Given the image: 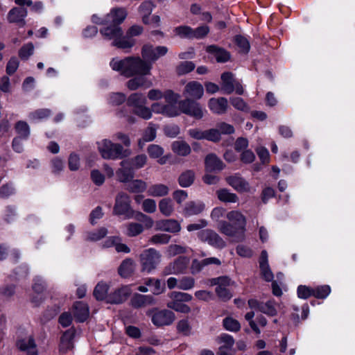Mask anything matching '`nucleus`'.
<instances>
[{
	"instance_id": "52",
	"label": "nucleus",
	"mask_w": 355,
	"mask_h": 355,
	"mask_svg": "<svg viewBox=\"0 0 355 355\" xmlns=\"http://www.w3.org/2000/svg\"><path fill=\"white\" fill-rule=\"evenodd\" d=\"M330 291L331 289L329 286H320L313 289V296L318 299H324L328 296V295L330 293Z\"/></svg>"
},
{
	"instance_id": "39",
	"label": "nucleus",
	"mask_w": 355,
	"mask_h": 355,
	"mask_svg": "<svg viewBox=\"0 0 355 355\" xmlns=\"http://www.w3.org/2000/svg\"><path fill=\"white\" fill-rule=\"evenodd\" d=\"M24 355H38V350L35 339L29 336L27 341H24Z\"/></svg>"
},
{
	"instance_id": "62",
	"label": "nucleus",
	"mask_w": 355,
	"mask_h": 355,
	"mask_svg": "<svg viewBox=\"0 0 355 355\" xmlns=\"http://www.w3.org/2000/svg\"><path fill=\"white\" fill-rule=\"evenodd\" d=\"M19 67V61L16 57H12L7 63L6 71L9 76L15 73Z\"/></svg>"
},
{
	"instance_id": "3",
	"label": "nucleus",
	"mask_w": 355,
	"mask_h": 355,
	"mask_svg": "<svg viewBox=\"0 0 355 355\" xmlns=\"http://www.w3.org/2000/svg\"><path fill=\"white\" fill-rule=\"evenodd\" d=\"M98 150L101 157L105 159H123L130 155L128 149H124L119 144L113 143L109 139H103L97 143Z\"/></svg>"
},
{
	"instance_id": "6",
	"label": "nucleus",
	"mask_w": 355,
	"mask_h": 355,
	"mask_svg": "<svg viewBox=\"0 0 355 355\" xmlns=\"http://www.w3.org/2000/svg\"><path fill=\"white\" fill-rule=\"evenodd\" d=\"M130 200L128 194L120 192L115 198L113 213L116 215H123L125 218L133 217V210L130 207Z\"/></svg>"
},
{
	"instance_id": "26",
	"label": "nucleus",
	"mask_w": 355,
	"mask_h": 355,
	"mask_svg": "<svg viewBox=\"0 0 355 355\" xmlns=\"http://www.w3.org/2000/svg\"><path fill=\"white\" fill-rule=\"evenodd\" d=\"M76 330L71 328L67 330L62 335L60 339V350L65 352L71 349L73 347V340L75 336Z\"/></svg>"
},
{
	"instance_id": "63",
	"label": "nucleus",
	"mask_w": 355,
	"mask_h": 355,
	"mask_svg": "<svg viewBox=\"0 0 355 355\" xmlns=\"http://www.w3.org/2000/svg\"><path fill=\"white\" fill-rule=\"evenodd\" d=\"M177 330L184 336H189L191 333V326L187 320H182L177 324Z\"/></svg>"
},
{
	"instance_id": "28",
	"label": "nucleus",
	"mask_w": 355,
	"mask_h": 355,
	"mask_svg": "<svg viewBox=\"0 0 355 355\" xmlns=\"http://www.w3.org/2000/svg\"><path fill=\"white\" fill-rule=\"evenodd\" d=\"M135 268V264L132 259H125L122 261L120 266L119 267V274L122 277H128L134 272Z\"/></svg>"
},
{
	"instance_id": "19",
	"label": "nucleus",
	"mask_w": 355,
	"mask_h": 355,
	"mask_svg": "<svg viewBox=\"0 0 355 355\" xmlns=\"http://www.w3.org/2000/svg\"><path fill=\"white\" fill-rule=\"evenodd\" d=\"M122 168L116 171L118 180L121 182H128L134 178V172L130 166L129 160H123L121 162Z\"/></svg>"
},
{
	"instance_id": "25",
	"label": "nucleus",
	"mask_w": 355,
	"mask_h": 355,
	"mask_svg": "<svg viewBox=\"0 0 355 355\" xmlns=\"http://www.w3.org/2000/svg\"><path fill=\"white\" fill-rule=\"evenodd\" d=\"M73 313L77 321L83 322L89 317V307L83 302H76L73 305Z\"/></svg>"
},
{
	"instance_id": "5",
	"label": "nucleus",
	"mask_w": 355,
	"mask_h": 355,
	"mask_svg": "<svg viewBox=\"0 0 355 355\" xmlns=\"http://www.w3.org/2000/svg\"><path fill=\"white\" fill-rule=\"evenodd\" d=\"M146 315L151 318L153 324L158 327L171 325L175 320V313L168 309H153L148 310Z\"/></svg>"
},
{
	"instance_id": "57",
	"label": "nucleus",
	"mask_w": 355,
	"mask_h": 355,
	"mask_svg": "<svg viewBox=\"0 0 355 355\" xmlns=\"http://www.w3.org/2000/svg\"><path fill=\"white\" fill-rule=\"evenodd\" d=\"M171 237L166 234H157L153 236L149 241L153 244H166L170 241Z\"/></svg>"
},
{
	"instance_id": "21",
	"label": "nucleus",
	"mask_w": 355,
	"mask_h": 355,
	"mask_svg": "<svg viewBox=\"0 0 355 355\" xmlns=\"http://www.w3.org/2000/svg\"><path fill=\"white\" fill-rule=\"evenodd\" d=\"M208 106L214 113L223 114L227 112L228 101L224 97L211 98L209 101Z\"/></svg>"
},
{
	"instance_id": "45",
	"label": "nucleus",
	"mask_w": 355,
	"mask_h": 355,
	"mask_svg": "<svg viewBox=\"0 0 355 355\" xmlns=\"http://www.w3.org/2000/svg\"><path fill=\"white\" fill-rule=\"evenodd\" d=\"M144 231L142 225L137 223H130L127 225V236L130 237L136 236Z\"/></svg>"
},
{
	"instance_id": "33",
	"label": "nucleus",
	"mask_w": 355,
	"mask_h": 355,
	"mask_svg": "<svg viewBox=\"0 0 355 355\" xmlns=\"http://www.w3.org/2000/svg\"><path fill=\"white\" fill-rule=\"evenodd\" d=\"M205 208V205L200 202H189L187 203L184 209L185 216H191L200 214Z\"/></svg>"
},
{
	"instance_id": "53",
	"label": "nucleus",
	"mask_w": 355,
	"mask_h": 355,
	"mask_svg": "<svg viewBox=\"0 0 355 355\" xmlns=\"http://www.w3.org/2000/svg\"><path fill=\"white\" fill-rule=\"evenodd\" d=\"M156 126L153 123H149L148 128L145 130L143 135V140L144 141H151L156 137Z\"/></svg>"
},
{
	"instance_id": "41",
	"label": "nucleus",
	"mask_w": 355,
	"mask_h": 355,
	"mask_svg": "<svg viewBox=\"0 0 355 355\" xmlns=\"http://www.w3.org/2000/svg\"><path fill=\"white\" fill-rule=\"evenodd\" d=\"M107 291L108 286L105 283H98L94 290V296L97 300H103L104 299L107 300Z\"/></svg>"
},
{
	"instance_id": "23",
	"label": "nucleus",
	"mask_w": 355,
	"mask_h": 355,
	"mask_svg": "<svg viewBox=\"0 0 355 355\" xmlns=\"http://www.w3.org/2000/svg\"><path fill=\"white\" fill-rule=\"evenodd\" d=\"M156 230L171 233H178L180 231L181 226L176 220L166 219L157 221L156 223Z\"/></svg>"
},
{
	"instance_id": "37",
	"label": "nucleus",
	"mask_w": 355,
	"mask_h": 355,
	"mask_svg": "<svg viewBox=\"0 0 355 355\" xmlns=\"http://www.w3.org/2000/svg\"><path fill=\"white\" fill-rule=\"evenodd\" d=\"M168 187L163 184H157L152 185L148 190L149 196L154 197H162L168 193Z\"/></svg>"
},
{
	"instance_id": "36",
	"label": "nucleus",
	"mask_w": 355,
	"mask_h": 355,
	"mask_svg": "<svg viewBox=\"0 0 355 355\" xmlns=\"http://www.w3.org/2000/svg\"><path fill=\"white\" fill-rule=\"evenodd\" d=\"M216 340L218 343L221 345L218 349L228 351L232 350L234 344V339L232 336L223 334L218 336Z\"/></svg>"
},
{
	"instance_id": "2",
	"label": "nucleus",
	"mask_w": 355,
	"mask_h": 355,
	"mask_svg": "<svg viewBox=\"0 0 355 355\" xmlns=\"http://www.w3.org/2000/svg\"><path fill=\"white\" fill-rule=\"evenodd\" d=\"M100 33L106 40H113L112 46L119 49H130L135 45L133 40L127 39L123 36V31L119 26L110 24L101 28Z\"/></svg>"
},
{
	"instance_id": "48",
	"label": "nucleus",
	"mask_w": 355,
	"mask_h": 355,
	"mask_svg": "<svg viewBox=\"0 0 355 355\" xmlns=\"http://www.w3.org/2000/svg\"><path fill=\"white\" fill-rule=\"evenodd\" d=\"M195 285V279L191 277L184 276L179 279L178 288L181 290L191 289Z\"/></svg>"
},
{
	"instance_id": "61",
	"label": "nucleus",
	"mask_w": 355,
	"mask_h": 355,
	"mask_svg": "<svg viewBox=\"0 0 355 355\" xmlns=\"http://www.w3.org/2000/svg\"><path fill=\"white\" fill-rule=\"evenodd\" d=\"M235 42L240 48L241 52L245 53L248 52L250 49V44L245 37L241 35H236L235 37Z\"/></svg>"
},
{
	"instance_id": "11",
	"label": "nucleus",
	"mask_w": 355,
	"mask_h": 355,
	"mask_svg": "<svg viewBox=\"0 0 355 355\" xmlns=\"http://www.w3.org/2000/svg\"><path fill=\"white\" fill-rule=\"evenodd\" d=\"M189 263V259L187 257H179L164 268L162 271V275L163 276H168L170 275L183 274L184 273Z\"/></svg>"
},
{
	"instance_id": "43",
	"label": "nucleus",
	"mask_w": 355,
	"mask_h": 355,
	"mask_svg": "<svg viewBox=\"0 0 355 355\" xmlns=\"http://www.w3.org/2000/svg\"><path fill=\"white\" fill-rule=\"evenodd\" d=\"M181 114L180 105L177 103H166L164 104V116L174 117Z\"/></svg>"
},
{
	"instance_id": "4",
	"label": "nucleus",
	"mask_w": 355,
	"mask_h": 355,
	"mask_svg": "<svg viewBox=\"0 0 355 355\" xmlns=\"http://www.w3.org/2000/svg\"><path fill=\"white\" fill-rule=\"evenodd\" d=\"M160 252L154 248H149L143 251L139 256L141 270L150 272L154 270L161 261Z\"/></svg>"
},
{
	"instance_id": "56",
	"label": "nucleus",
	"mask_w": 355,
	"mask_h": 355,
	"mask_svg": "<svg viewBox=\"0 0 355 355\" xmlns=\"http://www.w3.org/2000/svg\"><path fill=\"white\" fill-rule=\"evenodd\" d=\"M133 112L136 115L146 120L150 119L152 116L151 110L144 106V105L134 109Z\"/></svg>"
},
{
	"instance_id": "17",
	"label": "nucleus",
	"mask_w": 355,
	"mask_h": 355,
	"mask_svg": "<svg viewBox=\"0 0 355 355\" xmlns=\"http://www.w3.org/2000/svg\"><path fill=\"white\" fill-rule=\"evenodd\" d=\"M226 218L230 223L245 234L246 230V218L241 211L236 210L230 211L227 213Z\"/></svg>"
},
{
	"instance_id": "38",
	"label": "nucleus",
	"mask_w": 355,
	"mask_h": 355,
	"mask_svg": "<svg viewBox=\"0 0 355 355\" xmlns=\"http://www.w3.org/2000/svg\"><path fill=\"white\" fill-rule=\"evenodd\" d=\"M147 188V184L141 180H130L126 186V189L132 193H141Z\"/></svg>"
},
{
	"instance_id": "50",
	"label": "nucleus",
	"mask_w": 355,
	"mask_h": 355,
	"mask_svg": "<svg viewBox=\"0 0 355 355\" xmlns=\"http://www.w3.org/2000/svg\"><path fill=\"white\" fill-rule=\"evenodd\" d=\"M147 152L151 158L156 159L163 155L164 150L159 145L150 144L147 148Z\"/></svg>"
},
{
	"instance_id": "46",
	"label": "nucleus",
	"mask_w": 355,
	"mask_h": 355,
	"mask_svg": "<svg viewBox=\"0 0 355 355\" xmlns=\"http://www.w3.org/2000/svg\"><path fill=\"white\" fill-rule=\"evenodd\" d=\"M171 300L179 302H189L192 300V296L186 293L173 291L168 294Z\"/></svg>"
},
{
	"instance_id": "10",
	"label": "nucleus",
	"mask_w": 355,
	"mask_h": 355,
	"mask_svg": "<svg viewBox=\"0 0 355 355\" xmlns=\"http://www.w3.org/2000/svg\"><path fill=\"white\" fill-rule=\"evenodd\" d=\"M168 53V48L164 46L154 47L152 44H144L141 48V57L144 60L150 62H155L160 57L165 55Z\"/></svg>"
},
{
	"instance_id": "27",
	"label": "nucleus",
	"mask_w": 355,
	"mask_h": 355,
	"mask_svg": "<svg viewBox=\"0 0 355 355\" xmlns=\"http://www.w3.org/2000/svg\"><path fill=\"white\" fill-rule=\"evenodd\" d=\"M19 7L12 8L8 13L7 19L10 24H22V0H15Z\"/></svg>"
},
{
	"instance_id": "60",
	"label": "nucleus",
	"mask_w": 355,
	"mask_h": 355,
	"mask_svg": "<svg viewBox=\"0 0 355 355\" xmlns=\"http://www.w3.org/2000/svg\"><path fill=\"white\" fill-rule=\"evenodd\" d=\"M68 166L69 168L73 171H77L79 168L80 157L77 154L72 153L69 155L68 159Z\"/></svg>"
},
{
	"instance_id": "29",
	"label": "nucleus",
	"mask_w": 355,
	"mask_h": 355,
	"mask_svg": "<svg viewBox=\"0 0 355 355\" xmlns=\"http://www.w3.org/2000/svg\"><path fill=\"white\" fill-rule=\"evenodd\" d=\"M152 85L151 82L147 81V80L144 77V76H139L135 77L133 78L130 79L126 83L127 87L130 90H136L139 87H142L146 86V87H149Z\"/></svg>"
},
{
	"instance_id": "30",
	"label": "nucleus",
	"mask_w": 355,
	"mask_h": 355,
	"mask_svg": "<svg viewBox=\"0 0 355 355\" xmlns=\"http://www.w3.org/2000/svg\"><path fill=\"white\" fill-rule=\"evenodd\" d=\"M218 200L225 203H236L239 201L236 194L230 192L227 189H220L216 191Z\"/></svg>"
},
{
	"instance_id": "14",
	"label": "nucleus",
	"mask_w": 355,
	"mask_h": 355,
	"mask_svg": "<svg viewBox=\"0 0 355 355\" xmlns=\"http://www.w3.org/2000/svg\"><path fill=\"white\" fill-rule=\"evenodd\" d=\"M204 94V89L200 83L197 81H191L184 87L183 96L185 98H191L193 100L200 99Z\"/></svg>"
},
{
	"instance_id": "31",
	"label": "nucleus",
	"mask_w": 355,
	"mask_h": 355,
	"mask_svg": "<svg viewBox=\"0 0 355 355\" xmlns=\"http://www.w3.org/2000/svg\"><path fill=\"white\" fill-rule=\"evenodd\" d=\"M196 177L193 170H187L182 172L178 178V183L182 187H189L194 182Z\"/></svg>"
},
{
	"instance_id": "42",
	"label": "nucleus",
	"mask_w": 355,
	"mask_h": 355,
	"mask_svg": "<svg viewBox=\"0 0 355 355\" xmlns=\"http://www.w3.org/2000/svg\"><path fill=\"white\" fill-rule=\"evenodd\" d=\"M166 306L168 309L183 313H188L191 311V309L188 305L183 302H175L174 300H169L166 303Z\"/></svg>"
},
{
	"instance_id": "34",
	"label": "nucleus",
	"mask_w": 355,
	"mask_h": 355,
	"mask_svg": "<svg viewBox=\"0 0 355 355\" xmlns=\"http://www.w3.org/2000/svg\"><path fill=\"white\" fill-rule=\"evenodd\" d=\"M15 130L19 135L12 140V147L17 153L22 152V120L18 121L15 124Z\"/></svg>"
},
{
	"instance_id": "35",
	"label": "nucleus",
	"mask_w": 355,
	"mask_h": 355,
	"mask_svg": "<svg viewBox=\"0 0 355 355\" xmlns=\"http://www.w3.org/2000/svg\"><path fill=\"white\" fill-rule=\"evenodd\" d=\"M146 101V98L143 94L133 93L128 98L127 104L129 106L134 107V109H136L138 107L145 105Z\"/></svg>"
},
{
	"instance_id": "51",
	"label": "nucleus",
	"mask_w": 355,
	"mask_h": 355,
	"mask_svg": "<svg viewBox=\"0 0 355 355\" xmlns=\"http://www.w3.org/2000/svg\"><path fill=\"white\" fill-rule=\"evenodd\" d=\"M223 326L227 330L232 331H238L241 328L239 322L232 318H225L223 320Z\"/></svg>"
},
{
	"instance_id": "15",
	"label": "nucleus",
	"mask_w": 355,
	"mask_h": 355,
	"mask_svg": "<svg viewBox=\"0 0 355 355\" xmlns=\"http://www.w3.org/2000/svg\"><path fill=\"white\" fill-rule=\"evenodd\" d=\"M128 12L123 8H114L105 16V23L119 26L126 18Z\"/></svg>"
},
{
	"instance_id": "55",
	"label": "nucleus",
	"mask_w": 355,
	"mask_h": 355,
	"mask_svg": "<svg viewBox=\"0 0 355 355\" xmlns=\"http://www.w3.org/2000/svg\"><path fill=\"white\" fill-rule=\"evenodd\" d=\"M209 32V28L207 26H201L195 29L192 28L191 39H202L205 37Z\"/></svg>"
},
{
	"instance_id": "7",
	"label": "nucleus",
	"mask_w": 355,
	"mask_h": 355,
	"mask_svg": "<svg viewBox=\"0 0 355 355\" xmlns=\"http://www.w3.org/2000/svg\"><path fill=\"white\" fill-rule=\"evenodd\" d=\"M221 89L227 94L233 92L241 95L243 94V88L241 84L234 78V75L230 71L224 72L221 74Z\"/></svg>"
},
{
	"instance_id": "49",
	"label": "nucleus",
	"mask_w": 355,
	"mask_h": 355,
	"mask_svg": "<svg viewBox=\"0 0 355 355\" xmlns=\"http://www.w3.org/2000/svg\"><path fill=\"white\" fill-rule=\"evenodd\" d=\"M175 35L182 38L191 39L192 28L188 26H180L174 29Z\"/></svg>"
},
{
	"instance_id": "8",
	"label": "nucleus",
	"mask_w": 355,
	"mask_h": 355,
	"mask_svg": "<svg viewBox=\"0 0 355 355\" xmlns=\"http://www.w3.org/2000/svg\"><path fill=\"white\" fill-rule=\"evenodd\" d=\"M211 286H217L216 293L218 297L223 301L230 300L232 295L227 288L231 284V279L227 276H221L209 279Z\"/></svg>"
},
{
	"instance_id": "1",
	"label": "nucleus",
	"mask_w": 355,
	"mask_h": 355,
	"mask_svg": "<svg viewBox=\"0 0 355 355\" xmlns=\"http://www.w3.org/2000/svg\"><path fill=\"white\" fill-rule=\"evenodd\" d=\"M110 66L113 70L120 71L127 78L149 75L152 69L151 63L139 56H129L122 60L113 58Z\"/></svg>"
},
{
	"instance_id": "32",
	"label": "nucleus",
	"mask_w": 355,
	"mask_h": 355,
	"mask_svg": "<svg viewBox=\"0 0 355 355\" xmlns=\"http://www.w3.org/2000/svg\"><path fill=\"white\" fill-rule=\"evenodd\" d=\"M173 151L180 156H187L191 150L189 145L184 141H175L172 144Z\"/></svg>"
},
{
	"instance_id": "64",
	"label": "nucleus",
	"mask_w": 355,
	"mask_h": 355,
	"mask_svg": "<svg viewBox=\"0 0 355 355\" xmlns=\"http://www.w3.org/2000/svg\"><path fill=\"white\" fill-rule=\"evenodd\" d=\"M232 105L237 110L241 111H248L249 107L246 103L239 97H234L230 98Z\"/></svg>"
},
{
	"instance_id": "24",
	"label": "nucleus",
	"mask_w": 355,
	"mask_h": 355,
	"mask_svg": "<svg viewBox=\"0 0 355 355\" xmlns=\"http://www.w3.org/2000/svg\"><path fill=\"white\" fill-rule=\"evenodd\" d=\"M206 51L212 54L218 62H226L231 57L230 52L223 48L214 44L207 46Z\"/></svg>"
},
{
	"instance_id": "58",
	"label": "nucleus",
	"mask_w": 355,
	"mask_h": 355,
	"mask_svg": "<svg viewBox=\"0 0 355 355\" xmlns=\"http://www.w3.org/2000/svg\"><path fill=\"white\" fill-rule=\"evenodd\" d=\"M205 139L213 142L219 141L220 140V130H218L217 128L205 130Z\"/></svg>"
},
{
	"instance_id": "13",
	"label": "nucleus",
	"mask_w": 355,
	"mask_h": 355,
	"mask_svg": "<svg viewBox=\"0 0 355 355\" xmlns=\"http://www.w3.org/2000/svg\"><path fill=\"white\" fill-rule=\"evenodd\" d=\"M198 236L202 242H207L216 248H223L226 245L225 241L216 232L210 229L199 232Z\"/></svg>"
},
{
	"instance_id": "47",
	"label": "nucleus",
	"mask_w": 355,
	"mask_h": 355,
	"mask_svg": "<svg viewBox=\"0 0 355 355\" xmlns=\"http://www.w3.org/2000/svg\"><path fill=\"white\" fill-rule=\"evenodd\" d=\"M260 311L270 316L276 315L277 312L274 306V302L269 300L266 303L261 302Z\"/></svg>"
},
{
	"instance_id": "54",
	"label": "nucleus",
	"mask_w": 355,
	"mask_h": 355,
	"mask_svg": "<svg viewBox=\"0 0 355 355\" xmlns=\"http://www.w3.org/2000/svg\"><path fill=\"white\" fill-rule=\"evenodd\" d=\"M15 193V189L12 183H6L0 187V198H8Z\"/></svg>"
},
{
	"instance_id": "40",
	"label": "nucleus",
	"mask_w": 355,
	"mask_h": 355,
	"mask_svg": "<svg viewBox=\"0 0 355 355\" xmlns=\"http://www.w3.org/2000/svg\"><path fill=\"white\" fill-rule=\"evenodd\" d=\"M160 212L165 216H170L173 212V205L170 198H163L159 202Z\"/></svg>"
},
{
	"instance_id": "9",
	"label": "nucleus",
	"mask_w": 355,
	"mask_h": 355,
	"mask_svg": "<svg viewBox=\"0 0 355 355\" xmlns=\"http://www.w3.org/2000/svg\"><path fill=\"white\" fill-rule=\"evenodd\" d=\"M178 104L180 107L181 113L192 116L196 119H200L203 117L204 112L201 105L191 98H185L180 101Z\"/></svg>"
},
{
	"instance_id": "20",
	"label": "nucleus",
	"mask_w": 355,
	"mask_h": 355,
	"mask_svg": "<svg viewBox=\"0 0 355 355\" xmlns=\"http://www.w3.org/2000/svg\"><path fill=\"white\" fill-rule=\"evenodd\" d=\"M156 301L152 295L135 293L130 300V304L136 309L154 305Z\"/></svg>"
},
{
	"instance_id": "18",
	"label": "nucleus",
	"mask_w": 355,
	"mask_h": 355,
	"mask_svg": "<svg viewBox=\"0 0 355 355\" xmlns=\"http://www.w3.org/2000/svg\"><path fill=\"white\" fill-rule=\"evenodd\" d=\"M130 295V289L123 286L116 289L107 296V303L121 304L125 302Z\"/></svg>"
},
{
	"instance_id": "44",
	"label": "nucleus",
	"mask_w": 355,
	"mask_h": 355,
	"mask_svg": "<svg viewBox=\"0 0 355 355\" xmlns=\"http://www.w3.org/2000/svg\"><path fill=\"white\" fill-rule=\"evenodd\" d=\"M195 69V64L191 61L180 62L176 67V72L178 75H184L192 71Z\"/></svg>"
},
{
	"instance_id": "59",
	"label": "nucleus",
	"mask_w": 355,
	"mask_h": 355,
	"mask_svg": "<svg viewBox=\"0 0 355 355\" xmlns=\"http://www.w3.org/2000/svg\"><path fill=\"white\" fill-rule=\"evenodd\" d=\"M147 161V157L144 154L139 155L133 157L131 160L130 164L132 165L133 168H140L143 167Z\"/></svg>"
},
{
	"instance_id": "22",
	"label": "nucleus",
	"mask_w": 355,
	"mask_h": 355,
	"mask_svg": "<svg viewBox=\"0 0 355 355\" xmlns=\"http://www.w3.org/2000/svg\"><path fill=\"white\" fill-rule=\"evenodd\" d=\"M225 180L231 187L239 192H247L250 190L248 182L238 175L227 177Z\"/></svg>"
},
{
	"instance_id": "16",
	"label": "nucleus",
	"mask_w": 355,
	"mask_h": 355,
	"mask_svg": "<svg viewBox=\"0 0 355 355\" xmlns=\"http://www.w3.org/2000/svg\"><path fill=\"white\" fill-rule=\"evenodd\" d=\"M205 167L207 172L220 171L225 168L222 160L215 154H208L205 158Z\"/></svg>"
},
{
	"instance_id": "12",
	"label": "nucleus",
	"mask_w": 355,
	"mask_h": 355,
	"mask_svg": "<svg viewBox=\"0 0 355 355\" xmlns=\"http://www.w3.org/2000/svg\"><path fill=\"white\" fill-rule=\"evenodd\" d=\"M219 232L232 238L234 242H242L245 239V234L229 221L220 220L218 223Z\"/></svg>"
}]
</instances>
